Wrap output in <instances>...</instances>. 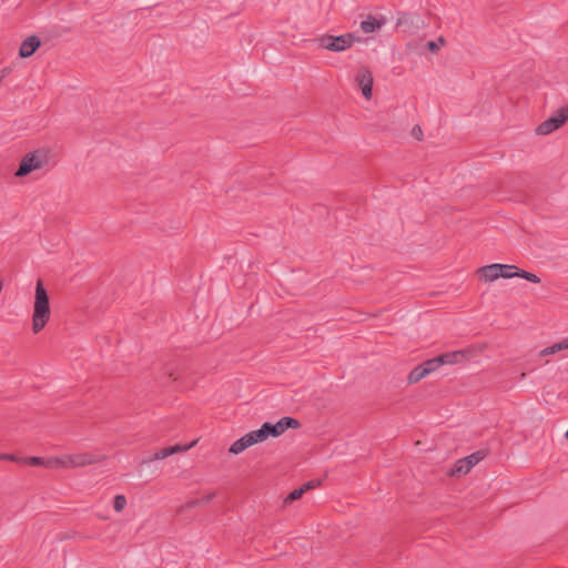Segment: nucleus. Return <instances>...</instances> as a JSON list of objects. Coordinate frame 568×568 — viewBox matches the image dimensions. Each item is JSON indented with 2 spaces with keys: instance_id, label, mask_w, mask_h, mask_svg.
Instances as JSON below:
<instances>
[{
  "instance_id": "f257e3e1",
  "label": "nucleus",
  "mask_w": 568,
  "mask_h": 568,
  "mask_svg": "<svg viewBox=\"0 0 568 568\" xmlns=\"http://www.w3.org/2000/svg\"><path fill=\"white\" fill-rule=\"evenodd\" d=\"M51 316L49 295L41 280H38L36 286V296L32 314V332L40 333Z\"/></svg>"
},
{
  "instance_id": "f03ea898",
  "label": "nucleus",
  "mask_w": 568,
  "mask_h": 568,
  "mask_svg": "<svg viewBox=\"0 0 568 568\" xmlns=\"http://www.w3.org/2000/svg\"><path fill=\"white\" fill-rule=\"evenodd\" d=\"M318 47L332 52H343L349 49L355 42L361 41V38L354 33H345L342 36L323 34L317 38Z\"/></svg>"
},
{
  "instance_id": "7ed1b4c3",
  "label": "nucleus",
  "mask_w": 568,
  "mask_h": 568,
  "mask_svg": "<svg viewBox=\"0 0 568 568\" xmlns=\"http://www.w3.org/2000/svg\"><path fill=\"white\" fill-rule=\"evenodd\" d=\"M49 162V151L44 149H38L33 152L26 154L14 175L17 178H23L31 173L32 171L39 170L47 165Z\"/></svg>"
},
{
  "instance_id": "20e7f679",
  "label": "nucleus",
  "mask_w": 568,
  "mask_h": 568,
  "mask_svg": "<svg viewBox=\"0 0 568 568\" xmlns=\"http://www.w3.org/2000/svg\"><path fill=\"white\" fill-rule=\"evenodd\" d=\"M486 456L484 450L475 452L465 458L458 459L453 468L448 471V476H460L468 474L474 466H476Z\"/></svg>"
},
{
  "instance_id": "39448f33",
  "label": "nucleus",
  "mask_w": 568,
  "mask_h": 568,
  "mask_svg": "<svg viewBox=\"0 0 568 568\" xmlns=\"http://www.w3.org/2000/svg\"><path fill=\"white\" fill-rule=\"evenodd\" d=\"M568 120V109H560L559 113L556 116H551L544 122H541L536 128V133L538 135H547L557 129L561 128Z\"/></svg>"
},
{
  "instance_id": "423d86ee",
  "label": "nucleus",
  "mask_w": 568,
  "mask_h": 568,
  "mask_svg": "<svg viewBox=\"0 0 568 568\" xmlns=\"http://www.w3.org/2000/svg\"><path fill=\"white\" fill-rule=\"evenodd\" d=\"M373 81L371 70L367 67H361L355 77V82L361 88L364 98L367 100L372 98Z\"/></svg>"
},
{
  "instance_id": "0eeeda50",
  "label": "nucleus",
  "mask_w": 568,
  "mask_h": 568,
  "mask_svg": "<svg viewBox=\"0 0 568 568\" xmlns=\"http://www.w3.org/2000/svg\"><path fill=\"white\" fill-rule=\"evenodd\" d=\"M500 277H504V278H511V277H523L531 283H539L540 282V278L532 274V273H529L527 271H524V270H519L517 266L515 265H508V264H500Z\"/></svg>"
},
{
  "instance_id": "6e6552de",
  "label": "nucleus",
  "mask_w": 568,
  "mask_h": 568,
  "mask_svg": "<svg viewBox=\"0 0 568 568\" xmlns=\"http://www.w3.org/2000/svg\"><path fill=\"white\" fill-rule=\"evenodd\" d=\"M196 443H197V439L193 440L189 445H174V446H170V447H164V448L158 450L152 457L142 460V463L148 464L153 460L164 459V458H166L171 455L178 454V453H184V452L191 449L192 447H194L196 445Z\"/></svg>"
},
{
  "instance_id": "1a4fd4ad",
  "label": "nucleus",
  "mask_w": 568,
  "mask_h": 568,
  "mask_svg": "<svg viewBox=\"0 0 568 568\" xmlns=\"http://www.w3.org/2000/svg\"><path fill=\"white\" fill-rule=\"evenodd\" d=\"M103 460V457L93 455L91 453H79L69 455V467L78 468L98 464Z\"/></svg>"
},
{
  "instance_id": "9d476101",
  "label": "nucleus",
  "mask_w": 568,
  "mask_h": 568,
  "mask_svg": "<svg viewBox=\"0 0 568 568\" xmlns=\"http://www.w3.org/2000/svg\"><path fill=\"white\" fill-rule=\"evenodd\" d=\"M462 355H463L462 352L447 353V354L439 355L435 358L427 359L424 363H422V365L425 368V371L427 372V374H430V373L437 371L440 367V365L444 364V361H449L448 359L449 357H457V356H462Z\"/></svg>"
},
{
  "instance_id": "9b49d317",
  "label": "nucleus",
  "mask_w": 568,
  "mask_h": 568,
  "mask_svg": "<svg viewBox=\"0 0 568 568\" xmlns=\"http://www.w3.org/2000/svg\"><path fill=\"white\" fill-rule=\"evenodd\" d=\"M41 41L37 36L28 37L20 45L19 55L21 58L31 57L36 50L40 47Z\"/></svg>"
},
{
  "instance_id": "f8f14e48",
  "label": "nucleus",
  "mask_w": 568,
  "mask_h": 568,
  "mask_svg": "<svg viewBox=\"0 0 568 568\" xmlns=\"http://www.w3.org/2000/svg\"><path fill=\"white\" fill-rule=\"evenodd\" d=\"M478 276L484 282H493L500 277V264H490L477 270Z\"/></svg>"
},
{
  "instance_id": "ddd939ff",
  "label": "nucleus",
  "mask_w": 568,
  "mask_h": 568,
  "mask_svg": "<svg viewBox=\"0 0 568 568\" xmlns=\"http://www.w3.org/2000/svg\"><path fill=\"white\" fill-rule=\"evenodd\" d=\"M385 23L386 19L384 17L376 18L368 16L367 19L361 22V29L365 33H372L379 30Z\"/></svg>"
},
{
  "instance_id": "4468645a",
  "label": "nucleus",
  "mask_w": 568,
  "mask_h": 568,
  "mask_svg": "<svg viewBox=\"0 0 568 568\" xmlns=\"http://www.w3.org/2000/svg\"><path fill=\"white\" fill-rule=\"evenodd\" d=\"M277 436L282 435L287 428H298L300 422L292 417H283L274 424Z\"/></svg>"
},
{
  "instance_id": "2eb2a0df",
  "label": "nucleus",
  "mask_w": 568,
  "mask_h": 568,
  "mask_svg": "<svg viewBox=\"0 0 568 568\" xmlns=\"http://www.w3.org/2000/svg\"><path fill=\"white\" fill-rule=\"evenodd\" d=\"M47 468L50 469H65L69 467V455H61L49 457L47 463Z\"/></svg>"
},
{
  "instance_id": "dca6fc26",
  "label": "nucleus",
  "mask_w": 568,
  "mask_h": 568,
  "mask_svg": "<svg viewBox=\"0 0 568 568\" xmlns=\"http://www.w3.org/2000/svg\"><path fill=\"white\" fill-rule=\"evenodd\" d=\"M253 446L252 442H251V438L246 437V434L244 436H242L240 439L235 440L229 452L233 455H239L241 454L243 450H245L246 448Z\"/></svg>"
},
{
  "instance_id": "f3484780",
  "label": "nucleus",
  "mask_w": 568,
  "mask_h": 568,
  "mask_svg": "<svg viewBox=\"0 0 568 568\" xmlns=\"http://www.w3.org/2000/svg\"><path fill=\"white\" fill-rule=\"evenodd\" d=\"M427 372L425 371V368L423 367V365H418L416 366L408 375V383L409 384H415V383H418L419 381H422L423 378H425L427 376Z\"/></svg>"
},
{
  "instance_id": "a211bd4d",
  "label": "nucleus",
  "mask_w": 568,
  "mask_h": 568,
  "mask_svg": "<svg viewBox=\"0 0 568 568\" xmlns=\"http://www.w3.org/2000/svg\"><path fill=\"white\" fill-rule=\"evenodd\" d=\"M564 349H568V338L545 348L541 354L549 355Z\"/></svg>"
},
{
  "instance_id": "6ab92c4d",
  "label": "nucleus",
  "mask_w": 568,
  "mask_h": 568,
  "mask_svg": "<svg viewBox=\"0 0 568 568\" xmlns=\"http://www.w3.org/2000/svg\"><path fill=\"white\" fill-rule=\"evenodd\" d=\"M246 437L251 438V442H252L253 445L266 440L265 439V434H264L262 428L247 433Z\"/></svg>"
},
{
  "instance_id": "aec40b11",
  "label": "nucleus",
  "mask_w": 568,
  "mask_h": 568,
  "mask_svg": "<svg viewBox=\"0 0 568 568\" xmlns=\"http://www.w3.org/2000/svg\"><path fill=\"white\" fill-rule=\"evenodd\" d=\"M23 463L30 465V466H42L47 468L48 458L38 457V456H31L22 459Z\"/></svg>"
},
{
  "instance_id": "412c9836",
  "label": "nucleus",
  "mask_w": 568,
  "mask_h": 568,
  "mask_svg": "<svg viewBox=\"0 0 568 568\" xmlns=\"http://www.w3.org/2000/svg\"><path fill=\"white\" fill-rule=\"evenodd\" d=\"M304 493H305V489H303L302 486L300 488L292 490L285 498V503L290 504V503H293V501L300 499Z\"/></svg>"
},
{
  "instance_id": "4be33fe9",
  "label": "nucleus",
  "mask_w": 568,
  "mask_h": 568,
  "mask_svg": "<svg viewBox=\"0 0 568 568\" xmlns=\"http://www.w3.org/2000/svg\"><path fill=\"white\" fill-rule=\"evenodd\" d=\"M126 505V499L123 495H118L115 496L114 498V503H113V507H114V510L120 513L124 509Z\"/></svg>"
},
{
  "instance_id": "5701e85b",
  "label": "nucleus",
  "mask_w": 568,
  "mask_h": 568,
  "mask_svg": "<svg viewBox=\"0 0 568 568\" xmlns=\"http://www.w3.org/2000/svg\"><path fill=\"white\" fill-rule=\"evenodd\" d=\"M446 43V40L444 37H439L437 42L436 41H428L427 48L430 52L436 53L439 50V44L444 45Z\"/></svg>"
},
{
  "instance_id": "b1692460",
  "label": "nucleus",
  "mask_w": 568,
  "mask_h": 568,
  "mask_svg": "<svg viewBox=\"0 0 568 568\" xmlns=\"http://www.w3.org/2000/svg\"><path fill=\"white\" fill-rule=\"evenodd\" d=\"M265 434V439H267L270 436L277 437L275 426L270 423H264L261 427Z\"/></svg>"
},
{
  "instance_id": "393cba45",
  "label": "nucleus",
  "mask_w": 568,
  "mask_h": 568,
  "mask_svg": "<svg viewBox=\"0 0 568 568\" xmlns=\"http://www.w3.org/2000/svg\"><path fill=\"white\" fill-rule=\"evenodd\" d=\"M0 460H8V462L17 463V462H21L22 459H20L16 455L2 453V454H0Z\"/></svg>"
},
{
  "instance_id": "a878e982",
  "label": "nucleus",
  "mask_w": 568,
  "mask_h": 568,
  "mask_svg": "<svg viewBox=\"0 0 568 568\" xmlns=\"http://www.w3.org/2000/svg\"><path fill=\"white\" fill-rule=\"evenodd\" d=\"M412 136L417 139V140H422L423 138V130L419 125H414L413 129H412Z\"/></svg>"
},
{
  "instance_id": "bb28decb",
  "label": "nucleus",
  "mask_w": 568,
  "mask_h": 568,
  "mask_svg": "<svg viewBox=\"0 0 568 568\" xmlns=\"http://www.w3.org/2000/svg\"><path fill=\"white\" fill-rule=\"evenodd\" d=\"M320 485V481L318 480H310L307 483H305L304 485H302V488L305 489V493L312 488H315Z\"/></svg>"
},
{
  "instance_id": "cd10ccee",
  "label": "nucleus",
  "mask_w": 568,
  "mask_h": 568,
  "mask_svg": "<svg viewBox=\"0 0 568 568\" xmlns=\"http://www.w3.org/2000/svg\"><path fill=\"white\" fill-rule=\"evenodd\" d=\"M463 353L462 356H457V357H449L448 359L449 361H444V364L445 363H448V364H453V363H457L459 362V358H464L465 357V352L464 351H460Z\"/></svg>"
},
{
  "instance_id": "c85d7f7f",
  "label": "nucleus",
  "mask_w": 568,
  "mask_h": 568,
  "mask_svg": "<svg viewBox=\"0 0 568 568\" xmlns=\"http://www.w3.org/2000/svg\"><path fill=\"white\" fill-rule=\"evenodd\" d=\"M42 210H48V211H51V210H55L52 205H50L49 203L45 205V206H42L41 207Z\"/></svg>"
},
{
  "instance_id": "c756f323",
  "label": "nucleus",
  "mask_w": 568,
  "mask_h": 568,
  "mask_svg": "<svg viewBox=\"0 0 568 568\" xmlns=\"http://www.w3.org/2000/svg\"><path fill=\"white\" fill-rule=\"evenodd\" d=\"M214 495H215V494H213V493H212V494H210V495H207V496L204 498V500L209 503L210 500H212V498L214 497Z\"/></svg>"
},
{
  "instance_id": "7c9ffc66",
  "label": "nucleus",
  "mask_w": 568,
  "mask_h": 568,
  "mask_svg": "<svg viewBox=\"0 0 568 568\" xmlns=\"http://www.w3.org/2000/svg\"><path fill=\"white\" fill-rule=\"evenodd\" d=\"M44 200H45V197H44V196H41V197H39V199H38V201H40V202H42V201H44Z\"/></svg>"
},
{
  "instance_id": "2f4dec72",
  "label": "nucleus",
  "mask_w": 568,
  "mask_h": 568,
  "mask_svg": "<svg viewBox=\"0 0 568 568\" xmlns=\"http://www.w3.org/2000/svg\"><path fill=\"white\" fill-rule=\"evenodd\" d=\"M566 438L568 439V430L566 432Z\"/></svg>"
},
{
  "instance_id": "473e14b6",
  "label": "nucleus",
  "mask_w": 568,
  "mask_h": 568,
  "mask_svg": "<svg viewBox=\"0 0 568 568\" xmlns=\"http://www.w3.org/2000/svg\"><path fill=\"white\" fill-rule=\"evenodd\" d=\"M2 79H3V77H2V75H0V82L2 81Z\"/></svg>"
}]
</instances>
